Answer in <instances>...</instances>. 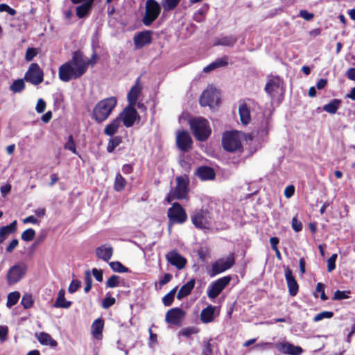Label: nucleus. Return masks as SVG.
Listing matches in <instances>:
<instances>
[{"label":"nucleus","mask_w":355,"mask_h":355,"mask_svg":"<svg viewBox=\"0 0 355 355\" xmlns=\"http://www.w3.org/2000/svg\"><path fill=\"white\" fill-rule=\"evenodd\" d=\"M133 42L135 49H139L151 43L152 32L144 31L135 35Z\"/></svg>","instance_id":"17"},{"label":"nucleus","mask_w":355,"mask_h":355,"mask_svg":"<svg viewBox=\"0 0 355 355\" xmlns=\"http://www.w3.org/2000/svg\"><path fill=\"white\" fill-rule=\"evenodd\" d=\"M121 142V139L119 137H115L110 139L107 146V150L109 153L113 152L114 148L119 145V144Z\"/></svg>","instance_id":"40"},{"label":"nucleus","mask_w":355,"mask_h":355,"mask_svg":"<svg viewBox=\"0 0 355 355\" xmlns=\"http://www.w3.org/2000/svg\"><path fill=\"white\" fill-rule=\"evenodd\" d=\"M243 133L239 131L227 132L223 136V146L229 152H235L241 148Z\"/></svg>","instance_id":"4"},{"label":"nucleus","mask_w":355,"mask_h":355,"mask_svg":"<svg viewBox=\"0 0 355 355\" xmlns=\"http://www.w3.org/2000/svg\"><path fill=\"white\" fill-rule=\"evenodd\" d=\"M37 54V51L35 48H28L25 55L26 61H31Z\"/></svg>","instance_id":"51"},{"label":"nucleus","mask_w":355,"mask_h":355,"mask_svg":"<svg viewBox=\"0 0 355 355\" xmlns=\"http://www.w3.org/2000/svg\"><path fill=\"white\" fill-rule=\"evenodd\" d=\"M212 353L211 345L209 343H205L202 355H211Z\"/></svg>","instance_id":"62"},{"label":"nucleus","mask_w":355,"mask_h":355,"mask_svg":"<svg viewBox=\"0 0 355 355\" xmlns=\"http://www.w3.org/2000/svg\"><path fill=\"white\" fill-rule=\"evenodd\" d=\"M80 286V282L78 280H73L69 288H68V291L70 293H73L74 292H76L78 288Z\"/></svg>","instance_id":"54"},{"label":"nucleus","mask_w":355,"mask_h":355,"mask_svg":"<svg viewBox=\"0 0 355 355\" xmlns=\"http://www.w3.org/2000/svg\"><path fill=\"white\" fill-rule=\"evenodd\" d=\"M94 0H88L76 8V15L79 18L85 17L90 11Z\"/></svg>","instance_id":"31"},{"label":"nucleus","mask_w":355,"mask_h":355,"mask_svg":"<svg viewBox=\"0 0 355 355\" xmlns=\"http://www.w3.org/2000/svg\"><path fill=\"white\" fill-rule=\"evenodd\" d=\"M113 254V248L110 245H103L96 249V255L98 258L108 261Z\"/></svg>","instance_id":"22"},{"label":"nucleus","mask_w":355,"mask_h":355,"mask_svg":"<svg viewBox=\"0 0 355 355\" xmlns=\"http://www.w3.org/2000/svg\"><path fill=\"white\" fill-rule=\"evenodd\" d=\"M119 276L112 275L111 276L106 282V286L109 288H114L119 284Z\"/></svg>","instance_id":"46"},{"label":"nucleus","mask_w":355,"mask_h":355,"mask_svg":"<svg viewBox=\"0 0 355 355\" xmlns=\"http://www.w3.org/2000/svg\"><path fill=\"white\" fill-rule=\"evenodd\" d=\"M117 99L114 96L104 98L96 103L93 110V116L98 123L105 121L116 107Z\"/></svg>","instance_id":"2"},{"label":"nucleus","mask_w":355,"mask_h":355,"mask_svg":"<svg viewBox=\"0 0 355 355\" xmlns=\"http://www.w3.org/2000/svg\"><path fill=\"white\" fill-rule=\"evenodd\" d=\"M160 10V6L155 0H148L146 3V12L143 23L146 26L150 25L159 16Z\"/></svg>","instance_id":"9"},{"label":"nucleus","mask_w":355,"mask_h":355,"mask_svg":"<svg viewBox=\"0 0 355 355\" xmlns=\"http://www.w3.org/2000/svg\"><path fill=\"white\" fill-rule=\"evenodd\" d=\"M21 304L26 309L31 308L33 304L32 295L30 294L24 295L21 301Z\"/></svg>","instance_id":"42"},{"label":"nucleus","mask_w":355,"mask_h":355,"mask_svg":"<svg viewBox=\"0 0 355 355\" xmlns=\"http://www.w3.org/2000/svg\"><path fill=\"white\" fill-rule=\"evenodd\" d=\"M191 220L196 227L205 229L209 223L208 212L204 210H198L192 216Z\"/></svg>","instance_id":"18"},{"label":"nucleus","mask_w":355,"mask_h":355,"mask_svg":"<svg viewBox=\"0 0 355 355\" xmlns=\"http://www.w3.org/2000/svg\"><path fill=\"white\" fill-rule=\"evenodd\" d=\"M17 223V220H14L10 225L0 228V243H2L9 234L16 231Z\"/></svg>","instance_id":"27"},{"label":"nucleus","mask_w":355,"mask_h":355,"mask_svg":"<svg viewBox=\"0 0 355 355\" xmlns=\"http://www.w3.org/2000/svg\"><path fill=\"white\" fill-rule=\"evenodd\" d=\"M120 118H116L110 124L106 125L104 130V133L107 135L112 136L115 134L120 126Z\"/></svg>","instance_id":"34"},{"label":"nucleus","mask_w":355,"mask_h":355,"mask_svg":"<svg viewBox=\"0 0 355 355\" xmlns=\"http://www.w3.org/2000/svg\"><path fill=\"white\" fill-rule=\"evenodd\" d=\"M176 143L181 150L184 152L188 151L192 145V139L188 131L182 130L178 132Z\"/></svg>","instance_id":"15"},{"label":"nucleus","mask_w":355,"mask_h":355,"mask_svg":"<svg viewBox=\"0 0 355 355\" xmlns=\"http://www.w3.org/2000/svg\"><path fill=\"white\" fill-rule=\"evenodd\" d=\"M195 333H196V331L194 330V329H192V328H185V329H183L180 332V334L181 335L184 336H189L190 335L193 334Z\"/></svg>","instance_id":"64"},{"label":"nucleus","mask_w":355,"mask_h":355,"mask_svg":"<svg viewBox=\"0 0 355 355\" xmlns=\"http://www.w3.org/2000/svg\"><path fill=\"white\" fill-rule=\"evenodd\" d=\"M39 343L42 345L50 346L51 347H55L58 345L55 340L49 334L45 332H39L35 334Z\"/></svg>","instance_id":"24"},{"label":"nucleus","mask_w":355,"mask_h":355,"mask_svg":"<svg viewBox=\"0 0 355 355\" xmlns=\"http://www.w3.org/2000/svg\"><path fill=\"white\" fill-rule=\"evenodd\" d=\"M185 315L186 313L182 309L173 308L167 311L165 320L168 324L178 325L184 319Z\"/></svg>","instance_id":"14"},{"label":"nucleus","mask_w":355,"mask_h":355,"mask_svg":"<svg viewBox=\"0 0 355 355\" xmlns=\"http://www.w3.org/2000/svg\"><path fill=\"white\" fill-rule=\"evenodd\" d=\"M231 281L230 276L223 277L215 281L208 288L207 295L210 299H215Z\"/></svg>","instance_id":"12"},{"label":"nucleus","mask_w":355,"mask_h":355,"mask_svg":"<svg viewBox=\"0 0 355 355\" xmlns=\"http://www.w3.org/2000/svg\"><path fill=\"white\" fill-rule=\"evenodd\" d=\"M126 182L122 175L118 173L116 175L114 181V189L117 191H121L125 188Z\"/></svg>","instance_id":"37"},{"label":"nucleus","mask_w":355,"mask_h":355,"mask_svg":"<svg viewBox=\"0 0 355 355\" xmlns=\"http://www.w3.org/2000/svg\"><path fill=\"white\" fill-rule=\"evenodd\" d=\"M295 192V187L293 185H290L286 187L284 190V196L286 198H289L293 196Z\"/></svg>","instance_id":"58"},{"label":"nucleus","mask_w":355,"mask_h":355,"mask_svg":"<svg viewBox=\"0 0 355 355\" xmlns=\"http://www.w3.org/2000/svg\"><path fill=\"white\" fill-rule=\"evenodd\" d=\"M168 217L171 225L174 223H183L187 219V215L183 207L178 203L175 202L168 210Z\"/></svg>","instance_id":"11"},{"label":"nucleus","mask_w":355,"mask_h":355,"mask_svg":"<svg viewBox=\"0 0 355 355\" xmlns=\"http://www.w3.org/2000/svg\"><path fill=\"white\" fill-rule=\"evenodd\" d=\"M277 348L283 353L290 355H300L303 352L302 347L295 346L288 342L278 344Z\"/></svg>","instance_id":"21"},{"label":"nucleus","mask_w":355,"mask_h":355,"mask_svg":"<svg viewBox=\"0 0 355 355\" xmlns=\"http://www.w3.org/2000/svg\"><path fill=\"white\" fill-rule=\"evenodd\" d=\"M24 79L34 85H37L43 82L44 73L37 63H32L25 73Z\"/></svg>","instance_id":"10"},{"label":"nucleus","mask_w":355,"mask_h":355,"mask_svg":"<svg viewBox=\"0 0 355 355\" xmlns=\"http://www.w3.org/2000/svg\"><path fill=\"white\" fill-rule=\"evenodd\" d=\"M175 291L176 288H175L163 297L162 301L165 306H168L172 304L174 300Z\"/></svg>","instance_id":"44"},{"label":"nucleus","mask_w":355,"mask_h":355,"mask_svg":"<svg viewBox=\"0 0 355 355\" xmlns=\"http://www.w3.org/2000/svg\"><path fill=\"white\" fill-rule=\"evenodd\" d=\"M292 228L295 232H300L302 229V224L299 221L296 217H293L292 219Z\"/></svg>","instance_id":"53"},{"label":"nucleus","mask_w":355,"mask_h":355,"mask_svg":"<svg viewBox=\"0 0 355 355\" xmlns=\"http://www.w3.org/2000/svg\"><path fill=\"white\" fill-rule=\"evenodd\" d=\"M71 304L70 301H67L64 297V291L61 289L59 291L58 294L57 300L54 304V306L56 308H64L67 309Z\"/></svg>","instance_id":"32"},{"label":"nucleus","mask_w":355,"mask_h":355,"mask_svg":"<svg viewBox=\"0 0 355 355\" xmlns=\"http://www.w3.org/2000/svg\"><path fill=\"white\" fill-rule=\"evenodd\" d=\"M350 293L349 291H336L334 293L333 299L335 300H341L349 298L348 294Z\"/></svg>","instance_id":"47"},{"label":"nucleus","mask_w":355,"mask_h":355,"mask_svg":"<svg viewBox=\"0 0 355 355\" xmlns=\"http://www.w3.org/2000/svg\"><path fill=\"white\" fill-rule=\"evenodd\" d=\"M116 300L114 297H106L102 304L104 309H108L115 303Z\"/></svg>","instance_id":"55"},{"label":"nucleus","mask_w":355,"mask_h":355,"mask_svg":"<svg viewBox=\"0 0 355 355\" xmlns=\"http://www.w3.org/2000/svg\"><path fill=\"white\" fill-rule=\"evenodd\" d=\"M46 109V103L42 98L37 101L35 110L38 113H42Z\"/></svg>","instance_id":"56"},{"label":"nucleus","mask_w":355,"mask_h":355,"mask_svg":"<svg viewBox=\"0 0 355 355\" xmlns=\"http://www.w3.org/2000/svg\"><path fill=\"white\" fill-rule=\"evenodd\" d=\"M299 16L306 21H311L314 17V15L311 12H309L306 10H300L299 12Z\"/></svg>","instance_id":"52"},{"label":"nucleus","mask_w":355,"mask_h":355,"mask_svg":"<svg viewBox=\"0 0 355 355\" xmlns=\"http://www.w3.org/2000/svg\"><path fill=\"white\" fill-rule=\"evenodd\" d=\"M216 307L209 305L200 313V320L203 323H209L214 320Z\"/></svg>","instance_id":"26"},{"label":"nucleus","mask_w":355,"mask_h":355,"mask_svg":"<svg viewBox=\"0 0 355 355\" xmlns=\"http://www.w3.org/2000/svg\"><path fill=\"white\" fill-rule=\"evenodd\" d=\"M8 327L6 326H0V340H4L8 334Z\"/></svg>","instance_id":"63"},{"label":"nucleus","mask_w":355,"mask_h":355,"mask_svg":"<svg viewBox=\"0 0 355 355\" xmlns=\"http://www.w3.org/2000/svg\"><path fill=\"white\" fill-rule=\"evenodd\" d=\"M234 263V257L232 254H230L226 257L220 258L216 260L211 265V268L209 271L210 277H214L227 269L230 268Z\"/></svg>","instance_id":"6"},{"label":"nucleus","mask_w":355,"mask_h":355,"mask_svg":"<svg viewBox=\"0 0 355 355\" xmlns=\"http://www.w3.org/2000/svg\"><path fill=\"white\" fill-rule=\"evenodd\" d=\"M18 244L19 242L17 239L12 240V241L6 248V252L8 253H11L13 251V250L18 245Z\"/></svg>","instance_id":"60"},{"label":"nucleus","mask_w":355,"mask_h":355,"mask_svg":"<svg viewBox=\"0 0 355 355\" xmlns=\"http://www.w3.org/2000/svg\"><path fill=\"white\" fill-rule=\"evenodd\" d=\"M316 291L321 293L320 297L322 300H327V297L324 293V286L322 283H318L316 286Z\"/></svg>","instance_id":"57"},{"label":"nucleus","mask_w":355,"mask_h":355,"mask_svg":"<svg viewBox=\"0 0 355 355\" xmlns=\"http://www.w3.org/2000/svg\"><path fill=\"white\" fill-rule=\"evenodd\" d=\"M195 286V280L191 279L184 284L177 294V298L180 300L189 295Z\"/></svg>","instance_id":"30"},{"label":"nucleus","mask_w":355,"mask_h":355,"mask_svg":"<svg viewBox=\"0 0 355 355\" xmlns=\"http://www.w3.org/2000/svg\"><path fill=\"white\" fill-rule=\"evenodd\" d=\"M27 266L24 263H19L12 266L8 271L6 280L9 285L19 282L26 275Z\"/></svg>","instance_id":"8"},{"label":"nucleus","mask_w":355,"mask_h":355,"mask_svg":"<svg viewBox=\"0 0 355 355\" xmlns=\"http://www.w3.org/2000/svg\"><path fill=\"white\" fill-rule=\"evenodd\" d=\"M89 60L78 53L75 52L72 59L59 67V78L63 82H69L82 76L87 71Z\"/></svg>","instance_id":"1"},{"label":"nucleus","mask_w":355,"mask_h":355,"mask_svg":"<svg viewBox=\"0 0 355 355\" xmlns=\"http://www.w3.org/2000/svg\"><path fill=\"white\" fill-rule=\"evenodd\" d=\"M166 259L170 264L175 266L179 270L184 268L187 263L186 259L175 250L168 252Z\"/></svg>","instance_id":"19"},{"label":"nucleus","mask_w":355,"mask_h":355,"mask_svg":"<svg viewBox=\"0 0 355 355\" xmlns=\"http://www.w3.org/2000/svg\"><path fill=\"white\" fill-rule=\"evenodd\" d=\"M180 1V0H164L162 6L165 10H171L178 5Z\"/></svg>","instance_id":"41"},{"label":"nucleus","mask_w":355,"mask_h":355,"mask_svg":"<svg viewBox=\"0 0 355 355\" xmlns=\"http://www.w3.org/2000/svg\"><path fill=\"white\" fill-rule=\"evenodd\" d=\"M341 103L342 101L340 99L334 98L323 106V110L329 114H334L338 110Z\"/></svg>","instance_id":"33"},{"label":"nucleus","mask_w":355,"mask_h":355,"mask_svg":"<svg viewBox=\"0 0 355 355\" xmlns=\"http://www.w3.org/2000/svg\"><path fill=\"white\" fill-rule=\"evenodd\" d=\"M24 223H32L33 225L39 224L40 220L36 218L34 216H29L23 219Z\"/></svg>","instance_id":"59"},{"label":"nucleus","mask_w":355,"mask_h":355,"mask_svg":"<svg viewBox=\"0 0 355 355\" xmlns=\"http://www.w3.org/2000/svg\"><path fill=\"white\" fill-rule=\"evenodd\" d=\"M176 187L171 190L166 197L168 202L173 200L185 199L188 193V180L187 177L179 176L176 178Z\"/></svg>","instance_id":"5"},{"label":"nucleus","mask_w":355,"mask_h":355,"mask_svg":"<svg viewBox=\"0 0 355 355\" xmlns=\"http://www.w3.org/2000/svg\"><path fill=\"white\" fill-rule=\"evenodd\" d=\"M337 254H333L327 260V271L329 272L334 270L336 268V261L337 259Z\"/></svg>","instance_id":"48"},{"label":"nucleus","mask_w":355,"mask_h":355,"mask_svg":"<svg viewBox=\"0 0 355 355\" xmlns=\"http://www.w3.org/2000/svg\"><path fill=\"white\" fill-rule=\"evenodd\" d=\"M141 87L139 85V78H137L135 85L130 89L128 94V101L130 105L134 106L141 94Z\"/></svg>","instance_id":"23"},{"label":"nucleus","mask_w":355,"mask_h":355,"mask_svg":"<svg viewBox=\"0 0 355 355\" xmlns=\"http://www.w3.org/2000/svg\"><path fill=\"white\" fill-rule=\"evenodd\" d=\"M240 120L243 125H247L250 121V111L245 103H241L239 107Z\"/></svg>","instance_id":"28"},{"label":"nucleus","mask_w":355,"mask_h":355,"mask_svg":"<svg viewBox=\"0 0 355 355\" xmlns=\"http://www.w3.org/2000/svg\"><path fill=\"white\" fill-rule=\"evenodd\" d=\"M25 87V84L24 80L18 79L15 80L13 83L10 85V90L15 93L21 92Z\"/></svg>","instance_id":"38"},{"label":"nucleus","mask_w":355,"mask_h":355,"mask_svg":"<svg viewBox=\"0 0 355 355\" xmlns=\"http://www.w3.org/2000/svg\"><path fill=\"white\" fill-rule=\"evenodd\" d=\"M110 268L115 272H125L128 270L127 268L123 266L119 261H112L110 263Z\"/></svg>","instance_id":"43"},{"label":"nucleus","mask_w":355,"mask_h":355,"mask_svg":"<svg viewBox=\"0 0 355 355\" xmlns=\"http://www.w3.org/2000/svg\"><path fill=\"white\" fill-rule=\"evenodd\" d=\"M64 148L71 150L75 154L76 153V145L72 135L69 137L68 141L64 144Z\"/></svg>","instance_id":"50"},{"label":"nucleus","mask_w":355,"mask_h":355,"mask_svg":"<svg viewBox=\"0 0 355 355\" xmlns=\"http://www.w3.org/2000/svg\"><path fill=\"white\" fill-rule=\"evenodd\" d=\"M197 175L202 180H210L215 178L214 169L209 166L199 167L196 172Z\"/></svg>","instance_id":"25"},{"label":"nucleus","mask_w":355,"mask_h":355,"mask_svg":"<svg viewBox=\"0 0 355 355\" xmlns=\"http://www.w3.org/2000/svg\"><path fill=\"white\" fill-rule=\"evenodd\" d=\"M118 118H120L121 121H123L125 127L129 128L133 125L139 116L135 108L132 105H129L123 110Z\"/></svg>","instance_id":"13"},{"label":"nucleus","mask_w":355,"mask_h":355,"mask_svg":"<svg viewBox=\"0 0 355 355\" xmlns=\"http://www.w3.org/2000/svg\"><path fill=\"white\" fill-rule=\"evenodd\" d=\"M104 323L103 320L101 318H98L92 324V334L93 336L96 339H101L102 336V331L103 329Z\"/></svg>","instance_id":"29"},{"label":"nucleus","mask_w":355,"mask_h":355,"mask_svg":"<svg viewBox=\"0 0 355 355\" xmlns=\"http://www.w3.org/2000/svg\"><path fill=\"white\" fill-rule=\"evenodd\" d=\"M282 82L278 77H271L268 78L265 86V92L273 98L279 90H282Z\"/></svg>","instance_id":"16"},{"label":"nucleus","mask_w":355,"mask_h":355,"mask_svg":"<svg viewBox=\"0 0 355 355\" xmlns=\"http://www.w3.org/2000/svg\"><path fill=\"white\" fill-rule=\"evenodd\" d=\"M227 64V62L226 58H219V59H217L214 62H211V64L206 66L203 69V71L205 73H209L216 68L224 67V66H226Z\"/></svg>","instance_id":"35"},{"label":"nucleus","mask_w":355,"mask_h":355,"mask_svg":"<svg viewBox=\"0 0 355 355\" xmlns=\"http://www.w3.org/2000/svg\"><path fill=\"white\" fill-rule=\"evenodd\" d=\"M189 125L195 137L199 141L206 140L211 134V128L207 119L198 117L191 119Z\"/></svg>","instance_id":"3"},{"label":"nucleus","mask_w":355,"mask_h":355,"mask_svg":"<svg viewBox=\"0 0 355 355\" xmlns=\"http://www.w3.org/2000/svg\"><path fill=\"white\" fill-rule=\"evenodd\" d=\"M219 96L218 89L211 85L209 86L201 94L200 104L203 107L217 105L219 103Z\"/></svg>","instance_id":"7"},{"label":"nucleus","mask_w":355,"mask_h":355,"mask_svg":"<svg viewBox=\"0 0 355 355\" xmlns=\"http://www.w3.org/2000/svg\"><path fill=\"white\" fill-rule=\"evenodd\" d=\"M20 297V293L17 291L11 292L7 297L6 306L9 308L15 305Z\"/></svg>","instance_id":"36"},{"label":"nucleus","mask_w":355,"mask_h":355,"mask_svg":"<svg viewBox=\"0 0 355 355\" xmlns=\"http://www.w3.org/2000/svg\"><path fill=\"white\" fill-rule=\"evenodd\" d=\"M92 275L98 282H101L103 281L102 270L94 268L92 270Z\"/></svg>","instance_id":"61"},{"label":"nucleus","mask_w":355,"mask_h":355,"mask_svg":"<svg viewBox=\"0 0 355 355\" xmlns=\"http://www.w3.org/2000/svg\"><path fill=\"white\" fill-rule=\"evenodd\" d=\"M236 42V39L233 37H225L220 40L218 44L223 46H233Z\"/></svg>","instance_id":"49"},{"label":"nucleus","mask_w":355,"mask_h":355,"mask_svg":"<svg viewBox=\"0 0 355 355\" xmlns=\"http://www.w3.org/2000/svg\"><path fill=\"white\" fill-rule=\"evenodd\" d=\"M35 236V231L32 228H29L21 233V239L24 241H31L34 239Z\"/></svg>","instance_id":"39"},{"label":"nucleus","mask_w":355,"mask_h":355,"mask_svg":"<svg viewBox=\"0 0 355 355\" xmlns=\"http://www.w3.org/2000/svg\"><path fill=\"white\" fill-rule=\"evenodd\" d=\"M285 279L289 294L291 296H295L298 292L299 286L293 275L292 270L288 267L285 268Z\"/></svg>","instance_id":"20"},{"label":"nucleus","mask_w":355,"mask_h":355,"mask_svg":"<svg viewBox=\"0 0 355 355\" xmlns=\"http://www.w3.org/2000/svg\"><path fill=\"white\" fill-rule=\"evenodd\" d=\"M333 316L334 313L332 311H324L317 314L314 317L313 321L317 322L325 318H331Z\"/></svg>","instance_id":"45"}]
</instances>
